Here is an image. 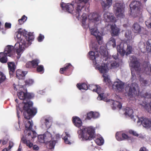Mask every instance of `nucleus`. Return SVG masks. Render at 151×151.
Listing matches in <instances>:
<instances>
[{"mask_svg": "<svg viewBox=\"0 0 151 151\" xmlns=\"http://www.w3.org/2000/svg\"><path fill=\"white\" fill-rule=\"evenodd\" d=\"M139 3V2H137V1H134L133 2H132L131 4L130 5V7H131V6L133 5V8L134 9H135L136 7H137V6L135 5V3Z\"/></svg>", "mask_w": 151, "mask_h": 151, "instance_id": "nucleus-57", "label": "nucleus"}, {"mask_svg": "<svg viewBox=\"0 0 151 151\" xmlns=\"http://www.w3.org/2000/svg\"><path fill=\"white\" fill-rule=\"evenodd\" d=\"M72 121L73 123L76 127L80 128L82 125V122L81 119L78 117L73 116L72 117Z\"/></svg>", "mask_w": 151, "mask_h": 151, "instance_id": "nucleus-20", "label": "nucleus"}, {"mask_svg": "<svg viewBox=\"0 0 151 151\" xmlns=\"http://www.w3.org/2000/svg\"><path fill=\"white\" fill-rule=\"evenodd\" d=\"M142 98L146 101L147 99V102L144 101L140 104L149 113H151V94L146 92L142 96Z\"/></svg>", "mask_w": 151, "mask_h": 151, "instance_id": "nucleus-5", "label": "nucleus"}, {"mask_svg": "<svg viewBox=\"0 0 151 151\" xmlns=\"http://www.w3.org/2000/svg\"><path fill=\"white\" fill-rule=\"evenodd\" d=\"M43 135L45 137L46 143H47L49 141V140H51L52 139L51 134L47 131Z\"/></svg>", "mask_w": 151, "mask_h": 151, "instance_id": "nucleus-34", "label": "nucleus"}, {"mask_svg": "<svg viewBox=\"0 0 151 151\" xmlns=\"http://www.w3.org/2000/svg\"><path fill=\"white\" fill-rule=\"evenodd\" d=\"M25 33L21 29H19L18 31L16 32L15 35L17 39L18 42L22 45H26V42L25 40Z\"/></svg>", "mask_w": 151, "mask_h": 151, "instance_id": "nucleus-8", "label": "nucleus"}, {"mask_svg": "<svg viewBox=\"0 0 151 151\" xmlns=\"http://www.w3.org/2000/svg\"><path fill=\"white\" fill-rule=\"evenodd\" d=\"M100 52L101 55L103 56H105L106 52V50L104 46H101L100 48Z\"/></svg>", "mask_w": 151, "mask_h": 151, "instance_id": "nucleus-47", "label": "nucleus"}, {"mask_svg": "<svg viewBox=\"0 0 151 151\" xmlns=\"http://www.w3.org/2000/svg\"><path fill=\"white\" fill-rule=\"evenodd\" d=\"M73 67L70 63H67L65 64V67L60 68V74H63L64 72L69 70H73Z\"/></svg>", "mask_w": 151, "mask_h": 151, "instance_id": "nucleus-24", "label": "nucleus"}, {"mask_svg": "<svg viewBox=\"0 0 151 151\" xmlns=\"http://www.w3.org/2000/svg\"><path fill=\"white\" fill-rule=\"evenodd\" d=\"M34 96V94L32 93H26L25 95V99H31L33 98Z\"/></svg>", "mask_w": 151, "mask_h": 151, "instance_id": "nucleus-44", "label": "nucleus"}, {"mask_svg": "<svg viewBox=\"0 0 151 151\" xmlns=\"http://www.w3.org/2000/svg\"><path fill=\"white\" fill-rule=\"evenodd\" d=\"M40 122L42 126H45L46 128L48 129L50 128L52 125V118L50 116H45L42 118Z\"/></svg>", "mask_w": 151, "mask_h": 151, "instance_id": "nucleus-10", "label": "nucleus"}, {"mask_svg": "<svg viewBox=\"0 0 151 151\" xmlns=\"http://www.w3.org/2000/svg\"><path fill=\"white\" fill-rule=\"evenodd\" d=\"M34 82V80L31 79H28L24 81L25 85L28 86H30Z\"/></svg>", "mask_w": 151, "mask_h": 151, "instance_id": "nucleus-46", "label": "nucleus"}, {"mask_svg": "<svg viewBox=\"0 0 151 151\" xmlns=\"http://www.w3.org/2000/svg\"><path fill=\"white\" fill-rule=\"evenodd\" d=\"M7 56L4 52H0V62L2 63H6L8 61Z\"/></svg>", "mask_w": 151, "mask_h": 151, "instance_id": "nucleus-29", "label": "nucleus"}, {"mask_svg": "<svg viewBox=\"0 0 151 151\" xmlns=\"http://www.w3.org/2000/svg\"><path fill=\"white\" fill-rule=\"evenodd\" d=\"M117 50L122 56H123L125 54L127 56L131 54L132 51V47L129 45H127L126 51L121 47L120 45L117 46Z\"/></svg>", "mask_w": 151, "mask_h": 151, "instance_id": "nucleus-9", "label": "nucleus"}, {"mask_svg": "<svg viewBox=\"0 0 151 151\" xmlns=\"http://www.w3.org/2000/svg\"><path fill=\"white\" fill-rule=\"evenodd\" d=\"M89 0H75V3H76V11L75 15L76 17L78 18L81 15V13L83 14L81 15L82 17V26L84 28L89 27V25L86 24V21L87 19V17L86 15V14L84 12L82 13V10L84 7V6L83 4V3L85 4L87 3Z\"/></svg>", "mask_w": 151, "mask_h": 151, "instance_id": "nucleus-1", "label": "nucleus"}, {"mask_svg": "<svg viewBox=\"0 0 151 151\" xmlns=\"http://www.w3.org/2000/svg\"><path fill=\"white\" fill-rule=\"evenodd\" d=\"M89 16V19L92 22L95 23L101 22V16L98 14L93 13L91 14Z\"/></svg>", "mask_w": 151, "mask_h": 151, "instance_id": "nucleus-13", "label": "nucleus"}, {"mask_svg": "<svg viewBox=\"0 0 151 151\" xmlns=\"http://www.w3.org/2000/svg\"><path fill=\"white\" fill-rule=\"evenodd\" d=\"M109 43L110 44H112L113 47H116V43L115 39L113 37H111L109 41Z\"/></svg>", "mask_w": 151, "mask_h": 151, "instance_id": "nucleus-51", "label": "nucleus"}, {"mask_svg": "<svg viewBox=\"0 0 151 151\" xmlns=\"http://www.w3.org/2000/svg\"><path fill=\"white\" fill-rule=\"evenodd\" d=\"M38 141L41 143H45L46 142L45 140V137L44 135H40L38 137Z\"/></svg>", "mask_w": 151, "mask_h": 151, "instance_id": "nucleus-48", "label": "nucleus"}, {"mask_svg": "<svg viewBox=\"0 0 151 151\" xmlns=\"http://www.w3.org/2000/svg\"><path fill=\"white\" fill-rule=\"evenodd\" d=\"M132 29L134 33L139 34L141 31L142 27L137 22H135L132 26Z\"/></svg>", "mask_w": 151, "mask_h": 151, "instance_id": "nucleus-23", "label": "nucleus"}, {"mask_svg": "<svg viewBox=\"0 0 151 151\" xmlns=\"http://www.w3.org/2000/svg\"><path fill=\"white\" fill-rule=\"evenodd\" d=\"M99 94V96L98 97V99L99 100H103L104 101H106L107 100V99H106L104 98V93L103 92L102 93H98Z\"/></svg>", "mask_w": 151, "mask_h": 151, "instance_id": "nucleus-49", "label": "nucleus"}, {"mask_svg": "<svg viewBox=\"0 0 151 151\" xmlns=\"http://www.w3.org/2000/svg\"><path fill=\"white\" fill-rule=\"evenodd\" d=\"M99 70L101 73H105L106 72V69L105 65L98 67Z\"/></svg>", "mask_w": 151, "mask_h": 151, "instance_id": "nucleus-36", "label": "nucleus"}, {"mask_svg": "<svg viewBox=\"0 0 151 151\" xmlns=\"http://www.w3.org/2000/svg\"><path fill=\"white\" fill-rule=\"evenodd\" d=\"M17 95L21 100H25V93L23 91L17 92Z\"/></svg>", "mask_w": 151, "mask_h": 151, "instance_id": "nucleus-39", "label": "nucleus"}, {"mask_svg": "<svg viewBox=\"0 0 151 151\" xmlns=\"http://www.w3.org/2000/svg\"><path fill=\"white\" fill-rule=\"evenodd\" d=\"M60 6L63 10H65L70 13H72L74 9V7L72 4H65L61 2L60 4Z\"/></svg>", "mask_w": 151, "mask_h": 151, "instance_id": "nucleus-12", "label": "nucleus"}, {"mask_svg": "<svg viewBox=\"0 0 151 151\" xmlns=\"http://www.w3.org/2000/svg\"><path fill=\"white\" fill-rule=\"evenodd\" d=\"M37 71L40 73H43L44 71L43 66L42 65H38L37 68Z\"/></svg>", "mask_w": 151, "mask_h": 151, "instance_id": "nucleus-42", "label": "nucleus"}, {"mask_svg": "<svg viewBox=\"0 0 151 151\" xmlns=\"http://www.w3.org/2000/svg\"><path fill=\"white\" fill-rule=\"evenodd\" d=\"M146 26L148 28H151V17L145 22Z\"/></svg>", "mask_w": 151, "mask_h": 151, "instance_id": "nucleus-52", "label": "nucleus"}, {"mask_svg": "<svg viewBox=\"0 0 151 151\" xmlns=\"http://www.w3.org/2000/svg\"><path fill=\"white\" fill-rule=\"evenodd\" d=\"M132 67L136 71L139 70L140 64L139 62L137 60L136 58H134V60L131 61Z\"/></svg>", "mask_w": 151, "mask_h": 151, "instance_id": "nucleus-26", "label": "nucleus"}, {"mask_svg": "<svg viewBox=\"0 0 151 151\" xmlns=\"http://www.w3.org/2000/svg\"><path fill=\"white\" fill-rule=\"evenodd\" d=\"M111 68H115L118 67L119 66V64L115 61H114L111 64Z\"/></svg>", "mask_w": 151, "mask_h": 151, "instance_id": "nucleus-54", "label": "nucleus"}, {"mask_svg": "<svg viewBox=\"0 0 151 151\" xmlns=\"http://www.w3.org/2000/svg\"><path fill=\"white\" fill-rule=\"evenodd\" d=\"M56 143V141H51V140H50L46 143L47 144L48 149H52L54 148Z\"/></svg>", "mask_w": 151, "mask_h": 151, "instance_id": "nucleus-35", "label": "nucleus"}, {"mask_svg": "<svg viewBox=\"0 0 151 151\" xmlns=\"http://www.w3.org/2000/svg\"><path fill=\"white\" fill-rule=\"evenodd\" d=\"M114 9L117 17L123 18L124 17V7L121 3H116L114 4Z\"/></svg>", "mask_w": 151, "mask_h": 151, "instance_id": "nucleus-6", "label": "nucleus"}, {"mask_svg": "<svg viewBox=\"0 0 151 151\" xmlns=\"http://www.w3.org/2000/svg\"><path fill=\"white\" fill-rule=\"evenodd\" d=\"M124 110L125 111L124 114L125 116H128L131 118L133 116L132 115L133 112L132 109L128 107H126L124 109Z\"/></svg>", "mask_w": 151, "mask_h": 151, "instance_id": "nucleus-28", "label": "nucleus"}, {"mask_svg": "<svg viewBox=\"0 0 151 151\" xmlns=\"http://www.w3.org/2000/svg\"><path fill=\"white\" fill-rule=\"evenodd\" d=\"M64 139V141L66 144H69L70 143V142L68 140V138L67 137H65Z\"/></svg>", "mask_w": 151, "mask_h": 151, "instance_id": "nucleus-64", "label": "nucleus"}, {"mask_svg": "<svg viewBox=\"0 0 151 151\" xmlns=\"http://www.w3.org/2000/svg\"><path fill=\"white\" fill-rule=\"evenodd\" d=\"M124 83L121 81L115 82L113 85V88L116 91L120 92L124 89Z\"/></svg>", "mask_w": 151, "mask_h": 151, "instance_id": "nucleus-16", "label": "nucleus"}, {"mask_svg": "<svg viewBox=\"0 0 151 151\" xmlns=\"http://www.w3.org/2000/svg\"><path fill=\"white\" fill-rule=\"evenodd\" d=\"M44 38V36L41 34H40L39 36L38 37L37 39L39 42H41Z\"/></svg>", "mask_w": 151, "mask_h": 151, "instance_id": "nucleus-56", "label": "nucleus"}, {"mask_svg": "<svg viewBox=\"0 0 151 151\" xmlns=\"http://www.w3.org/2000/svg\"><path fill=\"white\" fill-rule=\"evenodd\" d=\"M128 96L132 97L134 96H137L139 94V88L138 84L136 83H132L125 88Z\"/></svg>", "mask_w": 151, "mask_h": 151, "instance_id": "nucleus-4", "label": "nucleus"}, {"mask_svg": "<svg viewBox=\"0 0 151 151\" xmlns=\"http://www.w3.org/2000/svg\"><path fill=\"white\" fill-rule=\"evenodd\" d=\"M4 27L6 29H10L11 27V24L9 23L6 22L5 24Z\"/></svg>", "mask_w": 151, "mask_h": 151, "instance_id": "nucleus-58", "label": "nucleus"}, {"mask_svg": "<svg viewBox=\"0 0 151 151\" xmlns=\"http://www.w3.org/2000/svg\"><path fill=\"white\" fill-rule=\"evenodd\" d=\"M129 133L130 134H132L133 135L136 136H139V134H137L136 132L132 130H131L129 131Z\"/></svg>", "mask_w": 151, "mask_h": 151, "instance_id": "nucleus-63", "label": "nucleus"}, {"mask_svg": "<svg viewBox=\"0 0 151 151\" xmlns=\"http://www.w3.org/2000/svg\"><path fill=\"white\" fill-rule=\"evenodd\" d=\"M112 104L113 105V109H115L117 107L119 109H120L122 107V105L121 103L117 101H113L112 102Z\"/></svg>", "mask_w": 151, "mask_h": 151, "instance_id": "nucleus-33", "label": "nucleus"}, {"mask_svg": "<svg viewBox=\"0 0 151 151\" xmlns=\"http://www.w3.org/2000/svg\"><path fill=\"white\" fill-rule=\"evenodd\" d=\"M101 88L99 86H97V88H96L95 92H96L97 93H101Z\"/></svg>", "mask_w": 151, "mask_h": 151, "instance_id": "nucleus-62", "label": "nucleus"}, {"mask_svg": "<svg viewBox=\"0 0 151 151\" xmlns=\"http://www.w3.org/2000/svg\"><path fill=\"white\" fill-rule=\"evenodd\" d=\"M77 87L81 90H86L88 89V86L85 83H78L76 85Z\"/></svg>", "mask_w": 151, "mask_h": 151, "instance_id": "nucleus-32", "label": "nucleus"}, {"mask_svg": "<svg viewBox=\"0 0 151 151\" xmlns=\"http://www.w3.org/2000/svg\"><path fill=\"white\" fill-rule=\"evenodd\" d=\"M99 116V113L97 112L91 111L87 113V119H91V118L93 119H96Z\"/></svg>", "mask_w": 151, "mask_h": 151, "instance_id": "nucleus-21", "label": "nucleus"}, {"mask_svg": "<svg viewBox=\"0 0 151 151\" xmlns=\"http://www.w3.org/2000/svg\"><path fill=\"white\" fill-rule=\"evenodd\" d=\"M102 7L104 10L109 8L112 5V0H100Z\"/></svg>", "mask_w": 151, "mask_h": 151, "instance_id": "nucleus-19", "label": "nucleus"}, {"mask_svg": "<svg viewBox=\"0 0 151 151\" xmlns=\"http://www.w3.org/2000/svg\"><path fill=\"white\" fill-rule=\"evenodd\" d=\"M25 45H22V44H20L19 43H16L14 46V49L15 50V52H16V53L18 55H21V52L22 50V46Z\"/></svg>", "mask_w": 151, "mask_h": 151, "instance_id": "nucleus-25", "label": "nucleus"}, {"mask_svg": "<svg viewBox=\"0 0 151 151\" xmlns=\"http://www.w3.org/2000/svg\"><path fill=\"white\" fill-rule=\"evenodd\" d=\"M81 133L79 134V137L82 138L83 140H91L95 137V130L92 127H89L87 128L83 127L80 128Z\"/></svg>", "mask_w": 151, "mask_h": 151, "instance_id": "nucleus-3", "label": "nucleus"}, {"mask_svg": "<svg viewBox=\"0 0 151 151\" xmlns=\"http://www.w3.org/2000/svg\"><path fill=\"white\" fill-rule=\"evenodd\" d=\"M146 48L148 52L151 51V39H149L146 42Z\"/></svg>", "mask_w": 151, "mask_h": 151, "instance_id": "nucleus-37", "label": "nucleus"}, {"mask_svg": "<svg viewBox=\"0 0 151 151\" xmlns=\"http://www.w3.org/2000/svg\"><path fill=\"white\" fill-rule=\"evenodd\" d=\"M103 77L104 78V81L106 83L107 85L109 86L111 84V80L108 78V76L103 75Z\"/></svg>", "mask_w": 151, "mask_h": 151, "instance_id": "nucleus-38", "label": "nucleus"}, {"mask_svg": "<svg viewBox=\"0 0 151 151\" xmlns=\"http://www.w3.org/2000/svg\"><path fill=\"white\" fill-rule=\"evenodd\" d=\"M6 79V77L1 72H0V82L4 81Z\"/></svg>", "mask_w": 151, "mask_h": 151, "instance_id": "nucleus-55", "label": "nucleus"}, {"mask_svg": "<svg viewBox=\"0 0 151 151\" xmlns=\"http://www.w3.org/2000/svg\"><path fill=\"white\" fill-rule=\"evenodd\" d=\"M111 34L112 36H117L119 31V29L117 27L116 25L113 24L111 26Z\"/></svg>", "mask_w": 151, "mask_h": 151, "instance_id": "nucleus-22", "label": "nucleus"}, {"mask_svg": "<svg viewBox=\"0 0 151 151\" xmlns=\"http://www.w3.org/2000/svg\"><path fill=\"white\" fill-rule=\"evenodd\" d=\"M121 134L123 140L124 139H127L129 138L127 135L125 133H121Z\"/></svg>", "mask_w": 151, "mask_h": 151, "instance_id": "nucleus-59", "label": "nucleus"}, {"mask_svg": "<svg viewBox=\"0 0 151 151\" xmlns=\"http://www.w3.org/2000/svg\"><path fill=\"white\" fill-rule=\"evenodd\" d=\"M33 124L29 121H27L25 123V130L27 133V135L30 136V137L33 138L36 137V133L35 131L32 130Z\"/></svg>", "mask_w": 151, "mask_h": 151, "instance_id": "nucleus-7", "label": "nucleus"}, {"mask_svg": "<svg viewBox=\"0 0 151 151\" xmlns=\"http://www.w3.org/2000/svg\"><path fill=\"white\" fill-rule=\"evenodd\" d=\"M89 58L91 60H92L93 61V63H94L95 62V64L97 63L96 61V57L95 55H92L91 56H89Z\"/></svg>", "mask_w": 151, "mask_h": 151, "instance_id": "nucleus-60", "label": "nucleus"}, {"mask_svg": "<svg viewBox=\"0 0 151 151\" xmlns=\"http://www.w3.org/2000/svg\"><path fill=\"white\" fill-rule=\"evenodd\" d=\"M4 52L8 56L12 57L15 54L14 47L12 45H8L6 47Z\"/></svg>", "mask_w": 151, "mask_h": 151, "instance_id": "nucleus-15", "label": "nucleus"}, {"mask_svg": "<svg viewBox=\"0 0 151 151\" xmlns=\"http://www.w3.org/2000/svg\"><path fill=\"white\" fill-rule=\"evenodd\" d=\"M23 103L24 105L23 109L24 110L23 112L24 117L25 119H29L36 114L37 109L34 108H31L32 106L33 103L29 101Z\"/></svg>", "mask_w": 151, "mask_h": 151, "instance_id": "nucleus-2", "label": "nucleus"}, {"mask_svg": "<svg viewBox=\"0 0 151 151\" xmlns=\"http://www.w3.org/2000/svg\"><path fill=\"white\" fill-rule=\"evenodd\" d=\"M91 34L94 35L96 38L97 42L99 45H101L102 42V37L101 36L99 35L97 33V31H93V30L91 31Z\"/></svg>", "mask_w": 151, "mask_h": 151, "instance_id": "nucleus-27", "label": "nucleus"}, {"mask_svg": "<svg viewBox=\"0 0 151 151\" xmlns=\"http://www.w3.org/2000/svg\"><path fill=\"white\" fill-rule=\"evenodd\" d=\"M88 89H89L91 90L95 91L96 88H97V86L94 85H89L88 86Z\"/></svg>", "mask_w": 151, "mask_h": 151, "instance_id": "nucleus-53", "label": "nucleus"}, {"mask_svg": "<svg viewBox=\"0 0 151 151\" xmlns=\"http://www.w3.org/2000/svg\"><path fill=\"white\" fill-rule=\"evenodd\" d=\"M137 123V124L140 123V124L145 128H149L151 127V119L144 117H138Z\"/></svg>", "mask_w": 151, "mask_h": 151, "instance_id": "nucleus-11", "label": "nucleus"}, {"mask_svg": "<svg viewBox=\"0 0 151 151\" xmlns=\"http://www.w3.org/2000/svg\"><path fill=\"white\" fill-rule=\"evenodd\" d=\"M9 74L10 77H12L14 75L16 66L14 62H9L7 63Z\"/></svg>", "mask_w": 151, "mask_h": 151, "instance_id": "nucleus-14", "label": "nucleus"}, {"mask_svg": "<svg viewBox=\"0 0 151 151\" xmlns=\"http://www.w3.org/2000/svg\"><path fill=\"white\" fill-rule=\"evenodd\" d=\"M31 62L32 63V67L35 68L38 65L40 61L38 59H35L31 61Z\"/></svg>", "mask_w": 151, "mask_h": 151, "instance_id": "nucleus-40", "label": "nucleus"}, {"mask_svg": "<svg viewBox=\"0 0 151 151\" xmlns=\"http://www.w3.org/2000/svg\"><path fill=\"white\" fill-rule=\"evenodd\" d=\"M116 139L119 141L123 140L121 132H116Z\"/></svg>", "mask_w": 151, "mask_h": 151, "instance_id": "nucleus-45", "label": "nucleus"}, {"mask_svg": "<svg viewBox=\"0 0 151 151\" xmlns=\"http://www.w3.org/2000/svg\"><path fill=\"white\" fill-rule=\"evenodd\" d=\"M131 32L127 31L124 34V36L128 40H130L132 38Z\"/></svg>", "mask_w": 151, "mask_h": 151, "instance_id": "nucleus-43", "label": "nucleus"}, {"mask_svg": "<svg viewBox=\"0 0 151 151\" xmlns=\"http://www.w3.org/2000/svg\"><path fill=\"white\" fill-rule=\"evenodd\" d=\"M34 38V35L32 33L29 32L28 34H25V41L26 42L27 41L28 42L32 41Z\"/></svg>", "mask_w": 151, "mask_h": 151, "instance_id": "nucleus-30", "label": "nucleus"}, {"mask_svg": "<svg viewBox=\"0 0 151 151\" xmlns=\"http://www.w3.org/2000/svg\"><path fill=\"white\" fill-rule=\"evenodd\" d=\"M26 67L27 68H31L32 67V63L31 62V61H29L27 63H26L25 65Z\"/></svg>", "mask_w": 151, "mask_h": 151, "instance_id": "nucleus-61", "label": "nucleus"}, {"mask_svg": "<svg viewBox=\"0 0 151 151\" xmlns=\"http://www.w3.org/2000/svg\"><path fill=\"white\" fill-rule=\"evenodd\" d=\"M96 143L98 145H103L104 142V140L102 137L97 138L95 140Z\"/></svg>", "mask_w": 151, "mask_h": 151, "instance_id": "nucleus-41", "label": "nucleus"}, {"mask_svg": "<svg viewBox=\"0 0 151 151\" xmlns=\"http://www.w3.org/2000/svg\"><path fill=\"white\" fill-rule=\"evenodd\" d=\"M27 73V71H23L21 70L18 69L16 71V77L19 80L24 79Z\"/></svg>", "mask_w": 151, "mask_h": 151, "instance_id": "nucleus-18", "label": "nucleus"}, {"mask_svg": "<svg viewBox=\"0 0 151 151\" xmlns=\"http://www.w3.org/2000/svg\"><path fill=\"white\" fill-rule=\"evenodd\" d=\"M21 141L22 143L26 144L27 146L30 148L32 147L33 144L29 140H26L24 136L21 138Z\"/></svg>", "mask_w": 151, "mask_h": 151, "instance_id": "nucleus-31", "label": "nucleus"}, {"mask_svg": "<svg viewBox=\"0 0 151 151\" xmlns=\"http://www.w3.org/2000/svg\"><path fill=\"white\" fill-rule=\"evenodd\" d=\"M139 81L141 82L142 86H146L147 84V81L146 80H144V78L140 77Z\"/></svg>", "mask_w": 151, "mask_h": 151, "instance_id": "nucleus-50", "label": "nucleus"}, {"mask_svg": "<svg viewBox=\"0 0 151 151\" xmlns=\"http://www.w3.org/2000/svg\"><path fill=\"white\" fill-rule=\"evenodd\" d=\"M103 16L104 19L108 22H114L115 21V18L113 14L108 12H105Z\"/></svg>", "mask_w": 151, "mask_h": 151, "instance_id": "nucleus-17", "label": "nucleus"}]
</instances>
